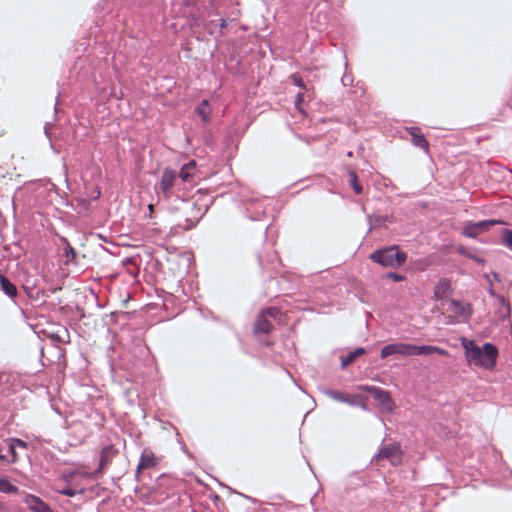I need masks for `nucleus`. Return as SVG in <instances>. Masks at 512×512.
Returning <instances> with one entry per match:
<instances>
[{
	"instance_id": "nucleus-1",
	"label": "nucleus",
	"mask_w": 512,
	"mask_h": 512,
	"mask_svg": "<svg viewBox=\"0 0 512 512\" xmlns=\"http://www.w3.org/2000/svg\"><path fill=\"white\" fill-rule=\"evenodd\" d=\"M463 346L469 365H475L484 369H493L496 366L498 349L494 344L486 342L480 348L474 341H465Z\"/></svg>"
},
{
	"instance_id": "nucleus-2",
	"label": "nucleus",
	"mask_w": 512,
	"mask_h": 512,
	"mask_svg": "<svg viewBox=\"0 0 512 512\" xmlns=\"http://www.w3.org/2000/svg\"><path fill=\"white\" fill-rule=\"evenodd\" d=\"M179 204L175 207L181 213V217L184 219L185 224L181 225L184 230H190L194 228L197 223L207 213L210 205L212 204L211 199H198L196 201L176 197Z\"/></svg>"
},
{
	"instance_id": "nucleus-3",
	"label": "nucleus",
	"mask_w": 512,
	"mask_h": 512,
	"mask_svg": "<svg viewBox=\"0 0 512 512\" xmlns=\"http://www.w3.org/2000/svg\"><path fill=\"white\" fill-rule=\"evenodd\" d=\"M370 259L383 267L397 268L406 262L407 253L400 250L398 245H391L375 250Z\"/></svg>"
},
{
	"instance_id": "nucleus-4",
	"label": "nucleus",
	"mask_w": 512,
	"mask_h": 512,
	"mask_svg": "<svg viewBox=\"0 0 512 512\" xmlns=\"http://www.w3.org/2000/svg\"><path fill=\"white\" fill-rule=\"evenodd\" d=\"M240 201L244 205L246 217L252 221H259L266 214L267 198L258 197L248 189H241L239 193Z\"/></svg>"
},
{
	"instance_id": "nucleus-5",
	"label": "nucleus",
	"mask_w": 512,
	"mask_h": 512,
	"mask_svg": "<svg viewBox=\"0 0 512 512\" xmlns=\"http://www.w3.org/2000/svg\"><path fill=\"white\" fill-rule=\"evenodd\" d=\"M281 314V310L277 307H269L262 310L255 321L253 328L254 334H269L273 329V324L270 321V318L276 320L281 316Z\"/></svg>"
},
{
	"instance_id": "nucleus-6",
	"label": "nucleus",
	"mask_w": 512,
	"mask_h": 512,
	"mask_svg": "<svg viewBox=\"0 0 512 512\" xmlns=\"http://www.w3.org/2000/svg\"><path fill=\"white\" fill-rule=\"evenodd\" d=\"M177 178V172L169 167L165 168L162 172L159 183V192L167 202H170L174 197L172 189L175 186Z\"/></svg>"
},
{
	"instance_id": "nucleus-7",
	"label": "nucleus",
	"mask_w": 512,
	"mask_h": 512,
	"mask_svg": "<svg viewBox=\"0 0 512 512\" xmlns=\"http://www.w3.org/2000/svg\"><path fill=\"white\" fill-rule=\"evenodd\" d=\"M496 224H506V223L503 220H495V219L483 220V221H478V222L468 221L463 226L462 235H464L465 237H468V238L476 239L478 237V235L487 231L490 226H493Z\"/></svg>"
},
{
	"instance_id": "nucleus-8",
	"label": "nucleus",
	"mask_w": 512,
	"mask_h": 512,
	"mask_svg": "<svg viewBox=\"0 0 512 512\" xmlns=\"http://www.w3.org/2000/svg\"><path fill=\"white\" fill-rule=\"evenodd\" d=\"M387 459L392 465H398L401 462V447L397 443L382 446L379 452L372 458L375 460Z\"/></svg>"
},
{
	"instance_id": "nucleus-9",
	"label": "nucleus",
	"mask_w": 512,
	"mask_h": 512,
	"mask_svg": "<svg viewBox=\"0 0 512 512\" xmlns=\"http://www.w3.org/2000/svg\"><path fill=\"white\" fill-rule=\"evenodd\" d=\"M411 344L396 342L384 346L381 350V358L385 359L392 355L410 356Z\"/></svg>"
},
{
	"instance_id": "nucleus-10",
	"label": "nucleus",
	"mask_w": 512,
	"mask_h": 512,
	"mask_svg": "<svg viewBox=\"0 0 512 512\" xmlns=\"http://www.w3.org/2000/svg\"><path fill=\"white\" fill-rule=\"evenodd\" d=\"M373 399L377 401L384 409L392 411L394 403L390 392L380 387H372L370 390Z\"/></svg>"
},
{
	"instance_id": "nucleus-11",
	"label": "nucleus",
	"mask_w": 512,
	"mask_h": 512,
	"mask_svg": "<svg viewBox=\"0 0 512 512\" xmlns=\"http://www.w3.org/2000/svg\"><path fill=\"white\" fill-rule=\"evenodd\" d=\"M410 356H419V355H430V354H438L442 356L448 355V351L432 345H414L411 344Z\"/></svg>"
},
{
	"instance_id": "nucleus-12",
	"label": "nucleus",
	"mask_w": 512,
	"mask_h": 512,
	"mask_svg": "<svg viewBox=\"0 0 512 512\" xmlns=\"http://www.w3.org/2000/svg\"><path fill=\"white\" fill-rule=\"evenodd\" d=\"M24 503L33 512H54L46 502L33 494H27L24 498Z\"/></svg>"
},
{
	"instance_id": "nucleus-13",
	"label": "nucleus",
	"mask_w": 512,
	"mask_h": 512,
	"mask_svg": "<svg viewBox=\"0 0 512 512\" xmlns=\"http://www.w3.org/2000/svg\"><path fill=\"white\" fill-rule=\"evenodd\" d=\"M450 309L455 314V316L461 318L463 321H467L472 313L470 304H464L455 299L450 301Z\"/></svg>"
},
{
	"instance_id": "nucleus-14",
	"label": "nucleus",
	"mask_w": 512,
	"mask_h": 512,
	"mask_svg": "<svg viewBox=\"0 0 512 512\" xmlns=\"http://www.w3.org/2000/svg\"><path fill=\"white\" fill-rule=\"evenodd\" d=\"M320 391L324 395H326L327 397H329L335 401H338L341 403H347L350 405H357V402L344 392L333 390L331 388H320Z\"/></svg>"
},
{
	"instance_id": "nucleus-15",
	"label": "nucleus",
	"mask_w": 512,
	"mask_h": 512,
	"mask_svg": "<svg viewBox=\"0 0 512 512\" xmlns=\"http://www.w3.org/2000/svg\"><path fill=\"white\" fill-rule=\"evenodd\" d=\"M157 465L154 454L152 451L145 449L139 459L136 470V478L139 477L140 471L147 468H152Z\"/></svg>"
},
{
	"instance_id": "nucleus-16",
	"label": "nucleus",
	"mask_w": 512,
	"mask_h": 512,
	"mask_svg": "<svg viewBox=\"0 0 512 512\" xmlns=\"http://www.w3.org/2000/svg\"><path fill=\"white\" fill-rule=\"evenodd\" d=\"M393 220L392 215H368L367 221L369 224L368 232H371L375 227H382L385 226L387 223H391Z\"/></svg>"
},
{
	"instance_id": "nucleus-17",
	"label": "nucleus",
	"mask_w": 512,
	"mask_h": 512,
	"mask_svg": "<svg viewBox=\"0 0 512 512\" xmlns=\"http://www.w3.org/2000/svg\"><path fill=\"white\" fill-rule=\"evenodd\" d=\"M258 261L263 268H268L271 270H275L280 262L275 251L269 252L267 254V258H264L262 254H259Z\"/></svg>"
},
{
	"instance_id": "nucleus-18",
	"label": "nucleus",
	"mask_w": 512,
	"mask_h": 512,
	"mask_svg": "<svg viewBox=\"0 0 512 512\" xmlns=\"http://www.w3.org/2000/svg\"><path fill=\"white\" fill-rule=\"evenodd\" d=\"M498 305L496 308V315L499 319L505 320L510 317L511 308L508 301L501 295H497Z\"/></svg>"
},
{
	"instance_id": "nucleus-19",
	"label": "nucleus",
	"mask_w": 512,
	"mask_h": 512,
	"mask_svg": "<svg viewBox=\"0 0 512 512\" xmlns=\"http://www.w3.org/2000/svg\"><path fill=\"white\" fill-rule=\"evenodd\" d=\"M117 452L118 450L112 444L104 446L100 452V468L108 465Z\"/></svg>"
},
{
	"instance_id": "nucleus-20",
	"label": "nucleus",
	"mask_w": 512,
	"mask_h": 512,
	"mask_svg": "<svg viewBox=\"0 0 512 512\" xmlns=\"http://www.w3.org/2000/svg\"><path fill=\"white\" fill-rule=\"evenodd\" d=\"M195 113L201 118L204 123H208L210 121L211 108L209 106V102L206 99H203L195 108Z\"/></svg>"
},
{
	"instance_id": "nucleus-21",
	"label": "nucleus",
	"mask_w": 512,
	"mask_h": 512,
	"mask_svg": "<svg viewBox=\"0 0 512 512\" xmlns=\"http://www.w3.org/2000/svg\"><path fill=\"white\" fill-rule=\"evenodd\" d=\"M365 353L366 350L363 347H358L357 349L350 351L346 356L341 357V367L345 368L351 364L358 356H361Z\"/></svg>"
},
{
	"instance_id": "nucleus-22",
	"label": "nucleus",
	"mask_w": 512,
	"mask_h": 512,
	"mask_svg": "<svg viewBox=\"0 0 512 512\" xmlns=\"http://www.w3.org/2000/svg\"><path fill=\"white\" fill-rule=\"evenodd\" d=\"M61 241L64 244L63 257L66 259V263L75 262L77 257L76 250L71 246L66 238H62Z\"/></svg>"
},
{
	"instance_id": "nucleus-23",
	"label": "nucleus",
	"mask_w": 512,
	"mask_h": 512,
	"mask_svg": "<svg viewBox=\"0 0 512 512\" xmlns=\"http://www.w3.org/2000/svg\"><path fill=\"white\" fill-rule=\"evenodd\" d=\"M348 176H349V184H350L351 188L353 189V191L355 192V194H361L363 188H362L361 184L359 183V178H358L357 173L354 170H349Z\"/></svg>"
},
{
	"instance_id": "nucleus-24",
	"label": "nucleus",
	"mask_w": 512,
	"mask_h": 512,
	"mask_svg": "<svg viewBox=\"0 0 512 512\" xmlns=\"http://www.w3.org/2000/svg\"><path fill=\"white\" fill-rule=\"evenodd\" d=\"M414 146L424 150L425 152H428L429 150V143L422 134H416L413 135V138L411 139Z\"/></svg>"
},
{
	"instance_id": "nucleus-25",
	"label": "nucleus",
	"mask_w": 512,
	"mask_h": 512,
	"mask_svg": "<svg viewBox=\"0 0 512 512\" xmlns=\"http://www.w3.org/2000/svg\"><path fill=\"white\" fill-rule=\"evenodd\" d=\"M17 491V486L10 483L9 480H7L6 478L0 477V492L6 494H14L17 493Z\"/></svg>"
},
{
	"instance_id": "nucleus-26",
	"label": "nucleus",
	"mask_w": 512,
	"mask_h": 512,
	"mask_svg": "<svg viewBox=\"0 0 512 512\" xmlns=\"http://www.w3.org/2000/svg\"><path fill=\"white\" fill-rule=\"evenodd\" d=\"M194 172L189 170L186 166L183 165L177 177H179L183 182H191L194 178Z\"/></svg>"
},
{
	"instance_id": "nucleus-27",
	"label": "nucleus",
	"mask_w": 512,
	"mask_h": 512,
	"mask_svg": "<svg viewBox=\"0 0 512 512\" xmlns=\"http://www.w3.org/2000/svg\"><path fill=\"white\" fill-rule=\"evenodd\" d=\"M501 241L504 246L512 250V230L503 229L501 234Z\"/></svg>"
},
{
	"instance_id": "nucleus-28",
	"label": "nucleus",
	"mask_w": 512,
	"mask_h": 512,
	"mask_svg": "<svg viewBox=\"0 0 512 512\" xmlns=\"http://www.w3.org/2000/svg\"><path fill=\"white\" fill-rule=\"evenodd\" d=\"M290 78L295 86L299 87L301 90H306V84L300 74L294 73Z\"/></svg>"
},
{
	"instance_id": "nucleus-29",
	"label": "nucleus",
	"mask_w": 512,
	"mask_h": 512,
	"mask_svg": "<svg viewBox=\"0 0 512 512\" xmlns=\"http://www.w3.org/2000/svg\"><path fill=\"white\" fill-rule=\"evenodd\" d=\"M304 102V93L303 91H299L296 96H295V101H294V104H295V108L301 112L302 114H305V111L303 110L302 108V104Z\"/></svg>"
},
{
	"instance_id": "nucleus-30",
	"label": "nucleus",
	"mask_w": 512,
	"mask_h": 512,
	"mask_svg": "<svg viewBox=\"0 0 512 512\" xmlns=\"http://www.w3.org/2000/svg\"><path fill=\"white\" fill-rule=\"evenodd\" d=\"M28 296L32 299H40V298H48L49 297V293L46 289H39L37 290L35 293H28Z\"/></svg>"
},
{
	"instance_id": "nucleus-31",
	"label": "nucleus",
	"mask_w": 512,
	"mask_h": 512,
	"mask_svg": "<svg viewBox=\"0 0 512 512\" xmlns=\"http://www.w3.org/2000/svg\"><path fill=\"white\" fill-rule=\"evenodd\" d=\"M8 452L11 455V459L7 460L8 463L14 464L18 461V454L16 452V448L9 443Z\"/></svg>"
},
{
	"instance_id": "nucleus-32",
	"label": "nucleus",
	"mask_w": 512,
	"mask_h": 512,
	"mask_svg": "<svg viewBox=\"0 0 512 512\" xmlns=\"http://www.w3.org/2000/svg\"><path fill=\"white\" fill-rule=\"evenodd\" d=\"M9 443L11 445H13L16 449L17 448H24L25 449L28 446V444L25 441H23V440H21L19 438H12V439H10Z\"/></svg>"
},
{
	"instance_id": "nucleus-33",
	"label": "nucleus",
	"mask_w": 512,
	"mask_h": 512,
	"mask_svg": "<svg viewBox=\"0 0 512 512\" xmlns=\"http://www.w3.org/2000/svg\"><path fill=\"white\" fill-rule=\"evenodd\" d=\"M386 277L389 278V279H392L395 282H401V281L405 280V278H406L404 275L398 274V273H395V272L387 273Z\"/></svg>"
},
{
	"instance_id": "nucleus-34",
	"label": "nucleus",
	"mask_w": 512,
	"mask_h": 512,
	"mask_svg": "<svg viewBox=\"0 0 512 512\" xmlns=\"http://www.w3.org/2000/svg\"><path fill=\"white\" fill-rule=\"evenodd\" d=\"M456 251H457V253H458L459 255L464 256V257H467V258H469L470 253H471V252H470L466 247H464L463 245H458V246L456 247Z\"/></svg>"
},
{
	"instance_id": "nucleus-35",
	"label": "nucleus",
	"mask_w": 512,
	"mask_h": 512,
	"mask_svg": "<svg viewBox=\"0 0 512 512\" xmlns=\"http://www.w3.org/2000/svg\"><path fill=\"white\" fill-rule=\"evenodd\" d=\"M341 82L343 86H350L353 83V78L349 74H344L341 78Z\"/></svg>"
},
{
	"instance_id": "nucleus-36",
	"label": "nucleus",
	"mask_w": 512,
	"mask_h": 512,
	"mask_svg": "<svg viewBox=\"0 0 512 512\" xmlns=\"http://www.w3.org/2000/svg\"><path fill=\"white\" fill-rule=\"evenodd\" d=\"M59 493L65 496L73 497L77 494V491L72 488H64L60 490Z\"/></svg>"
},
{
	"instance_id": "nucleus-37",
	"label": "nucleus",
	"mask_w": 512,
	"mask_h": 512,
	"mask_svg": "<svg viewBox=\"0 0 512 512\" xmlns=\"http://www.w3.org/2000/svg\"><path fill=\"white\" fill-rule=\"evenodd\" d=\"M469 259L475 261L476 263H478L480 265H484L486 263V260L484 258L479 257L473 253H470Z\"/></svg>"
},
{
	"instance_id": "nucleus-38",
	"label": "nucleus",
	"mask_w": 512,
	"mask_h": 512,
	"mask_svg": "<svg viewBox=\"0 0 512 512\" xmlns=\"http://www.w3.org/2000/svg\"><path fill=\"white\" fill-rule=\"evenodd\" d=\"M184 166H186L189 170H191L192 172H194L196 170V167H197V163L195 160H191L189 161L187 164H185Z\"/></svg>"
},
{
	"instance_id": "nucleus-39",
	"label": "nucleus",
	"mask_w": 512,
	"mask_h": 512,
	"mask_svg": "<svg viewBox=\"0 0 512 512\" xmlns=\"http://www.w3.org/2000/svg\"><path fill=\"white\" fill-rule=\"evenodd\" d=\"M407 131L411 135L412 138H413V135L420 133V129L418 127H409V128H407Z\"/></svg>"
},
{
	"instance_id": "nucleus-40",
	"label": "nucleus",
	"mask_w": 512,
	"mask_h": 512,
	"mask_svg": "<svg viewBox=\"0 0 512 512\" xmlns=\"http://www.w3.org/2000/svg\"><path fill=\"white\" fill-rule=\"evenodd\" d=\"M153 215H154V206L153 204H149L148 205V213L145 214V218H153Z\"/></svg>"
},
{
	"instance_id": "nucleus-41",
	"label": "nucleus",
	"mask_w": 512,
	"mask_h": 512,
	"mask_svg": "<svg viewBox=\"0 0 512 512\" xmlns=\"http://www.w3.org/2000/svg\"><path fill=\"white\" fill-rule=\"evenodd\" d=\"M227 21L224 18H220V34H223V29L226 27Z\"/></svg>"
},
{
	"instance_id": "nucleus-42",
	"label": "nucleus",
	"mask_w": 512,
	"mask_h": 512,
	"mask_svg": "<svg viewBox=\"0 0 512 512\" xmlns=\"http://www.w3.org/2000/svg\"><path fill=\"white\" fill-rule=\"evenodd\" d=\"M439 285H441V287L443 289H448L449 288V282L446 279L440 280Z\"/></svg>"
},
{
	"instance_id": "nucleus-43",
	"label": "nucleus",
	"mask_w": 512,
	"mask_h": 512,
	"mask_svg": "<svg viewBox=\"0 0 512 512\" xmlns=\"http://www.w3.org/2000/svg\"><path fill=\"white\" fill-rule=\"evenodd\" d=\"M46 290L48 291L49 296H50L51 294H54V293H56L57 291L61 290V287H50V288H48V289H46Z\"/></svg>"
},
{
	"instance_id": "nucleus-44",
	"label": "nucleus",
	"mask_w": 512,
	"mask_h": 512,
	"mask_svg": "<svg viewBox=\"0 0 512 512\" xmlns=\"http://www.w3.org/2000/svg\"><path fill=\"white\" fill-rule=\"evenodd\" d=\"M493 277H494L495 280L500 281V277H499L498 273L494 272L493 273Z\"/></svg>"
},
{
	"instance_id": "nucleus-45",
	"label": "nucleus",
	"mask_w": 512,
	"mask_h": 512,
	"mask_svg": "<svg viewBox=\"0 0 512 512\" xmlns=\"http://www.w3.org/2000/svg\"><path fill=\"white\" fill-rule=\"evenodd\" d=\"M489 294L492 295V296H495V293L492 289H489Z\"/></svg>"
},
{
	"instance_id": "nucleus-46",
	"label": "nucleus",
	"mask_w": 512,
	"mask_h": 512,
	"mask_svg": "<svg viewBox=\"0 0 512 512\" xmlns=\"http://www.w3.org/2000/svg\"><path fill=\"white\" fill-rule=\"evenodd\" d=\"M245 497H246L248 500H252V501H254V499H252V498H251V497H249V496H245Z\"/></svg>"
}]
</instances>
